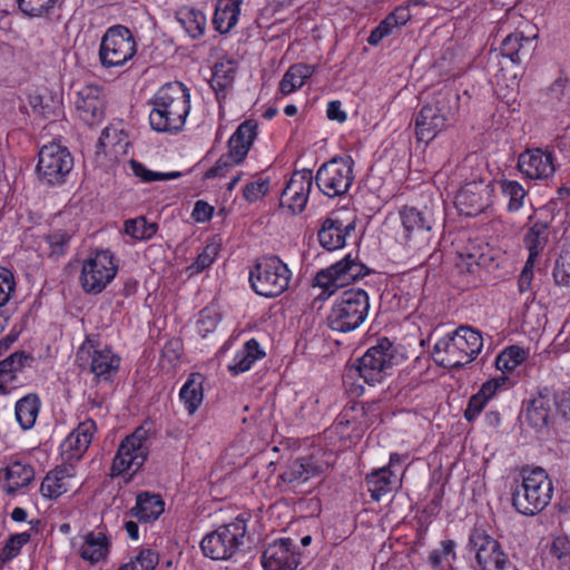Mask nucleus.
Wrapping results in <instances>:
<instances>
[{"label": "nucleus", "mask_w": 570, "mask_h": 570, "mask_svg": "<svg viewBox=\"0 0 570 570\" xmlns=\"http://www.w3.org/2000/svg\"><path fill=\"white\" fill-rule=\"evenodd\" d=\"M487 403L488 401L485 397H482L479 393L472 395L464 411V419L469 422L474 421L475 417L482 412Z\"/></svg>", "instance_id": "nucleus-59"}, {"label": "nucleus", "mask_w": 570, "mask_h": 570, "mask_svg": "<svg viewBox=\"0 0 570 570\" xmlns=\"http://www.w3.org/2000/svg\"><path fill=\"white\" fill-rule=\"evenodd\" d=\"M469 546L475 552L480 570H507L511 564L501 544L484 530L474 529L470 534Z\"/></svg>", "instance_id": "nucleus-16"}, {"label": "nucleus", "mask_w": 570, "mask_h": 570, "mask_svg": "<svg viewBox=\"0 0 570 570\" xmlns=\"http://www.w3.org/2000/svg\"><path fill=\"white\" fill-rule=\"evenodd\" d=\"M229 161L225 160L224 157H220L216 163V186L219 188H225L226 190H232L235 185L240 179V174L235 171L228 179L220 173L223 167L228 166Z\"/></svg>", "instance_id": "nucleus-56"}, {"label": "nucleus", "mask_w": 570, "mask_h": 570, "mask_svg": "<svg viewBox=\"0 0 570 570\" xmlns=\"http://www.w3.org/2000/svg\"><path fill=\"white\" fill-rule=\"evenodd\" d=\"M316 71V67L306 63H295L284 73L279 82V92L283 96L291 95L301 89L307 79Z\"/></svg>", "instance_id": "nucleus-33"}, {"label": "nucleus", "mask_w": 570, "mask_h": 570, "mask_svg": "<svg viewBox=\"0 0 570 570\" xmlns=\"http://www.w3.org/2000/svg\"><path fill=\"white\" fill-rule=\"evenodd\" d=\"M203 383L204 376L200 373H193L180 389L179 399L190 415L203 402Z\"/></svg>", "instance_id": "nucleus-36"}, {"label": "nucleus", "mask_w": 570, "mask_h": 570, "mask_svg": "<svg viewBox=\"0 0 570 570\" xmlns=\"http://www.w3.org/2000/svg\"><path fill=\"white\" fill-rule=\"evenodd\" d=\"M150 436V429L140 425L120 442L111 464V476L134 474L144 465L149 453Z\"/></svg>", "instance_id": "nucleus-8"}, {"label": "nucleus", "mask_w": 570, "mask_h": 570, "mask_svg": "<svg viewBox=\"0 0 570 570\" xmlns=\"http://www.w3.org/2000/svg\"><path fill=\"white\" fill-rule=\"evenodd\" d=\"M550 225L547 222H535L523 236L525 249H543L549 245Z\"/></svg>", "instance_id": "nucleus-43"}, {"label": "nucleus", "mask_w": 570, "mask_h": 570, "mask_svg": "<svg viewBox=\"0 0 570 570\" xmlns=\"http://www.w3.org/2000/svg\"><path fill=\"white\" fill-rule=\"evenodd\" d=\"M243 352L249 355L252 360H258L265 355V353L261 350L259 343L255 338L246 342Z\"/></svg>", "instance_id": "nucleus-63"}, {"label": "nucleus", "mask_w": 570, "mask_h": 570, "mask_svg": "<svg viewBox=\"0 0 570 570\" xmlns=\"http://www.w3.org/2000/svg\"><path fill=\"white\" fill-rule=\"evenodd\" d=\"M38 158L37 178L48 186L62 185L73 167V158L69 150L57 142L42 146Z\"/></svg>", "instance_id": "nucleus-9"}, {"label": "nucleus", "mask_w": 570, "mask_h": 570, "mask_svg": "<svg viewBox=\"0 0 570 570\" xmlns=\"http://www.w3.org/2000/svg\"><path fill=\"white\" fill-rule=\"evenodd\" d=\"M528 356V350L518 345L508 346L497 356L495 367L502 372V375H507L512 373L520 364H522Z\"/></svg>", "instance_id": "nucleus-40"}, {"label": "nucleus", "mask_w": 570, "mask_h": 570, "mask_svg": "<svg viewBox=\"0 0 570 570\" xmlns=\"http://www.w3.org/2000/svg\"><path fill=\"white\" fill-rule=\"evenodd\" d=\"M214 532L207 533L199 543L203 554L210 560H214V544H213Z\"/></svg>", "instance_id": "nucleus-64"}, {"label": "nucleus", "mask_w": 570, "mask_h": 570, "mask_svg": "<svg viewBox=\"0 0 570 570\" xmlns=\"http://www.w3.org/2000/svg\"><path fill=\"white\" fill-rule=\"evenodd\" d=\"M78 361L89 363L90 372L100 381H109L118 371L120 357L108 346L95 345L87 340L78 350Z\"/></svg>", "instance_id": "nucleus-17"}, {"label": "nucleus", "mask_w": 570, "mask_h": 570, "mask_svg": "<svg viewBox=\"0 0 570 570\" xmlns=\"http://www.w3.org/2000/svg\"><path fill=\"white\" fill-rule=\"evenodd\" d=\"M248 279L257 295L276 297L287 289L291 272L277 256H267L256 261L249 269Z\"/></svg>", "instance_id": "nucleus-6"}, {"label": "nucleus", "mask_w": 570, "mask_h": 570, "mask_svg": "<svg viewBox=\"0 0 570 570\" xmlns=\"http://www.w3.org/2000/svg\"><path fill=\"white\" fill-rule=\"evenodd\" d=\"M490 193L484 181H470L459 190L454 204L461 215L476 216L489 206Z\"/></svg>", "instance_id": "nucleus-21"}, {"label": "nucleus", "mask_w": 570, "mask_h": 570, "mask_svg": "<svg viewBox=\"0 0 570 570\" xmlns=\"http://www.w3.org/2000/svg\"><path fill=\"white\" fill-rule=\"evenodd\" d=\"M326 115L328 119L335 120L341 124L344 122L347 118L346 112L342 109L341 101L338 100H333L328 102Z\"/></svg>", "instance_id": "nucleus-62"}, {"label": "nucleus", "mask_w": 570, "mask_h": 570, "mask_svg": "<svg viewBox=\"0 0 570 570\" xmlns=\"http://www.w3.org/2000/svg\"><path fill=\"white\" fill-rule=\"evenodd\" d=\"M30 360L31 356L24 352H16L0 361V394H7L17 386L18 374Z\"/></svg>", "instance_id": "nucleus-28"}, {"label": "nucleus", "mask_w": 570, "mask_h": 570, "mask_svg": "<svg viewBox=\"0 0 570 570\" xmlns=\"http://www.w3.org/2000/svg\"><path fill=\"white\" fill-rule=\"evenodd\" d=\"M269 189V179L259 178L248 183L243 190L244 198L250 203L261 199Z\"/></svg>", "instance_id": "nucleus-54"}, {"label": "nucleus", "mask_w": 570, "mask_h": 570, "mask_svg": "<svg viewBox=\"0 0 570 570\" xmlns=\"http://www.w3.org/2000/svg\"><path fill=\"white\" fill-rule=\"evenodd\" d=\"M16 287L13 274L3 267H0V307L4 306Z\"/></svg>", "instance_id": "nucleus-55"}, {"label": "nucleus", "mask_w": 570, "mask_h": 570, "mask_svg": "<svg viewBox=\"0 0 570 570\" xmlns=\"http://www.w3.org/2000/svg\"><path fill=\"white\" fill-rule=\"evenodd\" d=\"M550 554L557 559L560 567H567L570 564V540L567 537H557L550 544Z\"/></svg>", "instance_id": "nucleus-52"}, {"label": "nucleus", "mask_w": 570, "mask_h": 570, "mask_svg": "<svg viewBox=\"0 0 570 570\" xmlns=\"http://www.w3.org/2000/svg\"><path fill=\"white\" fill-rule=\"evenodd\" d=\"M400 216L407 239L406 245L416 249L429 247L434 224L432 209L428 206L423 209L405 206L401 209Z\"/></svg>", "instance_id": "nucleus-14"}, {"label": "nucleus", "mask_w": 570, "mask_h": 570, "mask_svg": "<svg viewBox=\"0 0 570 570\" xmlns=\"http://www.w3.org/2000/svg\"><path fill=\"white\" fill-rule=\"evenodd\" d=\"M312 186L311 170L295 171L281 194V206L287 207L293 214L302 213L307 204Z\"/></svg>", "instance_id": "nucleus-20"}, {"label": "nucleus", "mask_w": 570, "mask_h": 570, "mask_svg": "<svg viewBox=\"0 0 570 570\" xmlns=\"http://www.w3.org/2000/svg\"><path fill=\"white\" fill-rule=\"evenodd\" d=\"M257 136V125L253 120H246L238 126L228 140L227 158L230 164H239L248 154L254 139Z\"/></svg>", "instance_id": "nucleus-27"}, {"label": "nucleus", "mask_w": 570, "mask_h": 570, "mask_svg": "<svg viewBox=\"0 0 570 570\" xmlns=\"http://www.w3.org/2000/svg\"><path fill=\"white\" fill-rule=\"evenodd\" d=\"M325 470L326 464L323 461L314 455H307L288 462L279 479L292 490L305 492L304 487L314 479H321Z\"/></svg>", "instance_id": "nucleus-18"}, {"label": "nucleus", "mask_w": 570, "mask_h": 570, "mask_svg": "<svg viewBox=\"0 0 570 570\" xmlns=\"http://www.w3.org/2000/svg\"><path fill=\"white\" fill-rule=\"evenodd\" d=\"M459 97L448 88L438 91L419 111L415 134L420 141L430 142L445 127L458 107Z\"/></svg>", "instance_id": "nucleus-4"}, {"label": "nucleus", "mask_w": 570, "mask_h": 570, "mask_svg": "<svg viewBox=\"0 0 570 570\" xmlns=\"http://www.w3.org/2000/svg\"><path fill=\"white\" fill-rule=\"evenodd\" d=\"M214 214V207L205 200H197L191 212V219L195 223L209 222Z\"/></svg>", "instance_id": "nucleus-60"}, {"label": "nucleus", "mask_w": 570, "mask_h": 570, "mask_svg": "<svg viewBox=\"0 0 570 570\" xmlns=\"http://www.w3.org/2000/svg\"><path fill=\"white\" fill-rule=\"evenodd\" d=\"M158 562V552L149 548H144L135 551L118 570H155Z\"/></svg>", "instance_id": "nucleus-42"}, {"label": "nucleus", "mask_w": 570, "mask_h": 570, "mask_svg": "<svg viewBox=\"0 0 570 570\" xmlns=\"http://www.w3.org/2000/svg\"><path fill=\"white\" fill-rule=\"evenodd\" d=\"M137 52L130 30L124 26L107 29L100 40L99 61L105 68L121 67Z\"/></svg>", "instance_id": "nucleus-11"}, {"label": "nucleus", "mask_w": 570, "mask_h": 570, "mask_svg": "<svg viewBox=\"0 0 570 570\" xmlns=\"http://www.w3.org/2000/svg\"><path fill=\"white\" fill-rule=\"evenodd\" d=\"M40 400L36 394H28L16 404V419L23 430L31 429L38 417Z\"/></svg>", "instance_id": "nucleus-38"}, {"label": "nucleus", "mask_w": 570, "mask_h": 570, "mask_svg": "<svg viewBox=\"0 0 570 570\" xmlns=\"http://www.w3.org/2000/svg\"><path fill=\"white\" fill-rule=\"evenodd\" d=\"M442 549L432 550L429 554L428 561L434 570H444L443 560L448 556L455 558L454 547L455 543L452 540H444L441 543Z\"/></svg>", "instance_id": "nucleus-53"}, {"label": "nucleus", "mask_w": 570, "mask_h": 570, "mask_svg": "<svg viewBox=\"0 0 570 570\" xmlns=\"http://www.w3.org/2000/svg\"><path fill=\"white\" fill-rule=\"evenodd\" d=\"M393 475L394 472L390 468H381L366 476L368 492L374 501H380L392 491Z\"/></svg>", "instance_id": "nucleus-39"}, {"label": "nucleus", "mask_w": 570, "mask_h": 570, "mask_svg": "<svg viewBox=\"0 0 570 570\" xmlns=\"http://www.w3.org/2000/svg\"><path fill=\"white\" fill-rule=\"evenodd\" d=\"M323 249H343L344 247H358L361 232L356 229L355 218L343 219L336 213L326 217L317 233Z\"/></svg>", "instance_id": "nucleus-13"}, {"label": "nucleus", "mask_w": 570, "mask_h": 570, "mask_svg": "<svg viewBox=\"0 0 570 570\" xmlns=\"http://www.w3.org/2000/svg\"><path fill=\"white\" fill-rule=\"evenodd\" d=\"M97 431L96 422L87 419L69 433L61 443V455L67 462L79 460L88 450L94 434Z\"/></svg>", "instance_id": "nucleus-24"}, {"label": "nucleus", "mask_w": 570, "mask_h": 570, "mask_svg": "<svg viewBox=\"0 0 570 570\" xmlns=\"http://www.w3.org/2000/svg\"><path fill=\"white\" fill-rule=\"evenodd\" d=\"M553 278L557 285L570 287V252H560L554 263Z\"/></svg>", "instance_id": "nucleus-50"}, {"label": "nucleus", "mask_w": 570, "mask_h": 570, "mask_svg": "<svg viewBox=\"0 0 570 570\" xmlns=\"http://www.w3.org/2000/svg\"><path fill=\"white\" fill-rule=\"evenodd\" d=\"M22 13L30 17H41L55 8L58 0H17Z\"/></svg>", "instance_id": "nucleus-49"}, {"label": "nucleus", "mask_w": 570, "mask_h": 570, "mask_svg": "<svg viewBox=\"0 0 570 570\" xmlns=\"http://www.w3.org/2000/svg\"><path fill=\"white\" fill-rule=\"evenodd\" d=\"M411 18L409 7H397L386 16L380 24L372 30L367 42L371 46H377L384 38L392 35L400 27L404 26Z\"/></svg>", "instance_id": "nucleus-31"}, {"label": "nucleus", "mask_w": 570, "mask_h": 570, "mask_svg": "<svg viewBox=\"0 0 570 570\" xmlns=\"http://www.w3.org/2000/svg\"><path fill=\"white\" fill-rule=\"evenodd\" d=\"M81 540L79 553L83 560L90 563H97L107 557L109 542L102 532H88Z\"/></svg>", "instance_id": "nucleus-32"}, {"label": "nucleus", "mask_w": 570, "mask_h": 570, "mask_svg": "<svg viewBox=\"0 0 570 570\" xmlns=\"http://www.w3.org/2000/svg\"><path fill=\"white\" fill-rule=\"evenodd\" d=\"M450 259L454 263L459 273H473L474 266H479L480 258L483 257V254L476 257V255L472 252H450Z\"/></svg>", "instance_id": "nucleus-51"}, {"label": "nucleus", "mask_w": 570, "mask_h": 570, "mask_svg": "<svg viewBox=\"0 0 570 570\" xmlns=\"http://www.w3.org/2000/svg\"><path fill=\"white\" fill-rule=\"evenodd\" d=\"M117 271L118 266L110 252H95L82 263L79 277L81 288L86 294H100L115 278Z\"/></svg>", "instance_id": "nucleus-12"}, {"label": "nucleus", "mask_w": 570, "mask_h": 570, "mask_svg": "<svg viewBox=\"0 0 570 570\" xmlns=\"http://www.w3.org/2000/svg\"><path fill=\"white\" fill-rule=\"evenodd\" d=\"M551 402V391L548 387L540 390L538 395L529 402L525 417L533 428L542 429L548 425Z\"/></svg>", "instance_id": "nucleus-30"}, {"label": "nucleus", "mask_w": 570, "mask_h": 570, "mask_svg": "<svg viewBox=\"0 0 570 570\" xmlns=\"http://www.w3.org/2000/svg\"><path fill=\"white\" fill-rule=\"evenodd\" d=\"M199 335L206 338L214 331V311L209 307L204 308L199 313V317L196 323Z\"/></svg>", "instance_id": "nucleus-58"}, {"label": "nucleus", "mask_w": 570, "mask_h": 570, "mask_svg": "<svg viewBox=\"0 0 570 570\" xmlns=\"http://www.w3.org/2000/svg\"><path fill=\"white\" fill-rule=\"evenodd\" d=\"M519 170L530 179H548L556 171L553 154L540 148L527 149L518 159Z\"/></svg>", "instance_id": "nucleus-22"}, {"label": "nucleus", "mask_w": 570, "mask_h": 570, "mask_svg": "<svg viewBox=\"0 0 570 570\" xmlns=\"http://www.w3.org/2000/svg\"><path fill=\"white\" fill-rule=\"evenodd\" d=\"M242 0L216 1V31L227 33L238 21Z\"/></svg>", "instance_id": "nucleus-37"}, {"label": "nucleus", "mask_w": 570, "mask_h": 570, "mask_svg": "<svg viewBox=\"0 0 570 570\" xmlns=\"http://www.w3.org/2000/svg\"><path fill=\"white\" fill-rule=\"evenodd\" d=\"M394 347L387 337L377 340V344L370 347L357 360L356 371L364 381L371 385L380 382L385 370L392 367L395 357Z\"/></svg>", "instance_id": "nucleus-15"}, {"label": "nucleus", "mask_w": 570, "mask_h": 570, "mask_svg": "<svg viewBox=\"0 0 570 570\" xmlns=\"http://www.w3.org/2000/svg\"><path fill=\"white\" fill-rule=\"evenodd\" d=\"M176 20L193 38L204 33L206 19L200 11L187 7L180 8L176 12Z\"/></svg>", "instance_id": "nucleus-41"}, {"label": "nucleus", "mask_w": 570, "mask_h": 570, "mask_svg": "<svg viewBox=\"0 0 570 570\" xmlns=\"http://www.w3.org/2000/svg\"><path fill=\"white\" fill-rule=\"evenodd\" d=\"M30 534L28 532H21L12 534L4 543L0 552V562L6 563L12 560L20 553L21 548L28 543Z\"/></svg>", "instance_id": "nucleus-47"}, {"label": "nucleus", "mask_w": 570, "mask_h": 570, "mask_svg": "<svg viewBox=\"0 0 570 570\" xmlns=\"http://www.w3.org/2000/svg\"><path fill=\"white\" fill-rule=\"evenodd\" d=\"M548 101L551 106L567 111L570 107V83L567 79H557L548 89Z\"/></svg>", "instance_id": "nucleus-44"}, {"label": "nucleus", "mask_w": 570, "mask_h": 570, "mask_svg": "<svg viewBox=\"0 0 570 570\" xmlns=\"http://www.w3.org/2000/svg\"><path fill=\"white\" fill-rule=\"evenodd\" d=\"M151 128L158 132L179 131L189 112V92L181 82H168L151 99Z\"/></svg>", "instance_id": "nucleus-1"}, {"label": "nucleus", "mask_w": 570, "mask_h": 570, "mask_svg": "<svg viewBox=\"0 0 570 570\" xmlns=\"http://www.w3.org/2000/svg\"><path fill=\"white\" fill-rule=\"evenodd\" d=\"M164 505L160 495L141 493L137 497L136 505L130 510V513L139 521L150 522L164 512Z\"/></svg>", "instance_id": "nucleus-35"}, {"label": "nucleus", "mask_w": 570, "mask_h": 570, "mask_svg": "<svg viewBox=\"0 0 570 570\" xmlns=\"http://www.w3.org/2000/svg\"><path fill=\"white\" fill-rule=\"evenodd\" d=\"M501 191L504 197L509 199L508 209L510 212H517L523 206V200L527 195L523 186L515 180H501Z\"/></svg>", "instance_id": "nucleus-45"}, {"label": "nucleus", "mask_w": 570, "mask_h": 570, "mask_svg": "<svg viewBox=\"0 0 570 570\" xmlns=\"http://www.w3.org/2000/svg\"><path fill=\"white\" fill-rule=\"evenodd\" d=\"M353 167L354 160L351 156L333 157L317 169V187L331 198L346 194L354 180Z\"/></svg>", "instance_id": "nucleus-10"}, {"label": "nucleus", "mask_w": 570, "mask_h": 570, "mask_svg": "<svg viewBox=\"0 0 570 570\" xmlns=\"http://www.w3.org/2000/svg\"><path fill=\"white\" fill-rule=\"evenodd\" d=\"M299 553L292 539L282 538L268 544L262 554L264 570H296Z\"/></svg>", "instance_id": "nucleus-19"}, {"label": "nucleus", "mask_w": 570, "mask_h": 570, "mask_svg": "<svg viewBox=\"0 0 570 570\" xmlns=\"http://www.w3.org/2000/svg\"><path fill=\"white\" fill-rule=\"evenodd\" d=\"M521 481L512 490V505L524 515L541 512L551 501L553 485L542 468L522 469Z\"/></svg>", "instance_id": "nucleus-3"}, {"label": "nucleus", "mask_w": 570, "mask_h": 570, "mask_svg": "<svg viewBox=\"0 0 570 570\" xmlns=\"http://www.w3.org/2000/svg\"><path fill=\"white\" fill-rule=\"evenodd\" d=\"M482 346L483 340L479 331L470 326H460L434 344L432 355L444 368H460L472 362Z\"/></svg>", "instance_id": "nucleus-2"}, {"label": "nucleus", "mask_w": 570, "mask_h": 570, "mask_svg": "<svg viewBox=\"0 0 570 570\" xmlns=\"http://www.w3.org/2000/svg\"><path fill=\"white\" fill-rule=\"evenodd\" d=\"M245 533L246 521L242 515L216 529V560L232 558L242 544Z\"/></svg>", "instance_id": "nucleus-23"}, {"label": "nucleus", "mask_w": 570, "mask_h": 570, "mask_svg": "<svg viewBox=\"0 0 570 570\" xmlns=\"http://www.w3.org/2000/svg\"><path fill=\"white\" fill-rule=\"evenodd\" d=\"M157 232V225L148 223L145 217L129 219L125 223V233L136 239H148Z\"/></svg>", "instance_id": "nucleus-46"}, {"label": "nucleus", "mask_w": 570, "mask_h": 570, "mask_svg": "<svg viewBox=\"0 0 570 570\" xmlns=\"http://www.w3.org/2000/svg\"><path fill=\"white\" fill-rule=\"evenodd\" d=\"M372 273V269L364 265L357 256L348 253L343 259L321 269L314 278V287H320L322 292L318 298L326 299L338 288L344 287L361 277Z\"/></svg>", "instance_id": "nucleus-7"}, {"label": "nucleus", "mask_w": 570, "mask_h": 570, "mask_svg": "<svg viewBox=\"0 0 570 570\" xmlns=\"http://www.w3.org/2000/svg\"><path fill=\"white\" fill-rule=\"evenodd\" d=\"M368 309V295L364 289L345 291L333 305L327 316V325L341 333L354 331L366 320Z\"/></svg>", "instance_id": "nucleus-5"}, {"label": "nucleus", "mask_w": 570, "mask_h": 570, "mask_svg": "<svg viewBox=\"0 0 570 570\" xmlns=\"http://www.w3.org/2000/svg\"><path fill=\"white\" fill-rule=\"evenodd\" d=\"M255 361L256 360H252L249 355L242 351L236 355L234 363L230 364L228 367L232 372L236 374L243 373L245 371H248Z\"/></svg>", "instance_id": "nucleus-61"}, {"label": "nucleus", "mask_w": 570, "mask_h": 570, "mask_svg": "<svg viewBox=\"0 0 570 570\" xmlns=\"http://www.w3.org/2000/svg\"><path fill=\"white\" fill-rule=\"evenodd\" d=\"M75 468L67 463L49 471L40 485L45 498L58 499L73 487Z\"/></svg>", "instance_id": "nucleus-25"}, {"label": "nucleus", "mask_w": 570, "mask_h": 570, "mask_svg": "<svg viewBox=\"0 0 570 570\" xmlns=\"http://www.w3.org/2000/svg\"><path fill=\"white\" fill-rule=\"evenodd\" d=\"M130 167L134 174L145 183H150L155 180L176 179L181 176L180 171L158 173L149 170L142 164L135 159L130 160Z\"/></svg>", "instance_id": "nucleus-48"}, {"label": "nucleus", "mask_w": 570, "mask_h": 570, "mask_svg": "<svg viewBox=\"0 0 570 570\" xmlns=\"http://www.w3.org/2000/svg\"><path fill=\"white\" fill-rule=\"evenodd\" d=\"M76 109L79 117L88 125L98 122L104 116V100L101 90L96 86H86L79 92L76 100Z\"/></svg>", "instance_id": "nucleus-26"}, {"label": "nucleus", "mask_w": 570, "mask_h": 570, "mask_svg": "<svg viewBox=\"0 0 570 570\" xmlns=\"http://www.w3.org/2000/svg\"><path fill=\"white\" fill-rule=\"evenodd\" d=\"M537 36L527 37L521 31L510 33L501 43V53L513 63H521L529 58L533 50V40Z\"/></svg>", "instance_id": "nucleus-29"}, {"label": "nucleus", "mask_w": 570, "mask_h": 570, "mask_svg": "<svg viewBox=\"0 0 570 570\" xmlns=\"http://www.w3.org/2000/svg\"><path fill=\"white\" fill-rule=\"evenodd\" d=\"M4 472L6 482L2 488L9 495L16 494L19 489L27 487L35 478L33 469L21 462H13L6 468Z\"/></svg>", "instance_id": "nucleus-34"}, {"label": "nucleus", "mask_w": 570, "mask_h": 570, "mask_svg": "<svg viewBox=\"0 0 570 570\" xmlns=\"http://www.w3.org/2000/svg\"><path fill=\"white\" fill-rule=\"evenodd\" d=\"M509 382H510V380L507 375H500L498 377H493V379L484 382L481 385L478 393L482 397H485L487 401H489L497 394V392L500 389L507 386Z\"/></svg>", "instance_id": "nucleus-57"}]
</instances>
